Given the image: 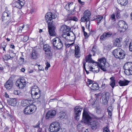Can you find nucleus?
<instances>
[{"mask_svg":"<svg viewBox=\"0 0 132 132\" xmlns=\"http://www.w3.org/2000/svg\"><path fill=\"white\" fill-rule=\"evenodd\" d=\"M57 16L56 13L52 12L47 13L45 15L46 20L48 19L47 22H48V31L50 35L51 36H55L56 35L55 31L56 28L54 23L53 22V21H51L56 18Z\"/></svg>","mask_w":132,"mask_h":132,"instance_id":"nucleus-1","label":"nucleus"},{"mask_svg":"<svg viewBox=\"0 0 132 132\" xmlns=\"http://www.w3.org/2000/svg\"><path fill=\"white\" fill-rule=\"evenodd\" d=\"M112 53L113 55L116 59H121L125 57V52L120 48H118L114 50Z\"/></svg>","mask_w":132,"mask_h":132,"instance_id":"nucleus-2","label":"nucleus"},{"mask_svg":"<svg viewBox=\"0 0 132 132\" xmlns=\"http://www.w3.org/2000/svg\"><path fill=\"white\" fill-rule=\"evenodd\" d=\"M37 109V107L35 105L30 104L25 108L24 110V113L26 115H30L35 112Z\"/></svg>","mask_w":132,"mask_h":132,"instance_id":"nucleus-3","label":"nucleus"},{"mask_svg":"<svg viewBox=\"0 0 132 132\" xmlns=\"http://www.w3.org/2000/svg\"><path fill=\"white\" fill-rule=\"evenodd\" d=\"M124 73L127 75H132V62H128L125 64L123 67Z\"/></svg>","mask_w":132,"mask_h":132,"instance_id":"nucleus-4","label":"nucleus"},{"mask_svg":"<svg viewBox=\"0 0 132 132\" xmlns=\"http://www.w3.org/2000/svg\"><path fill=\"white\" fill-rule=\"evenodd\" d=\"M52 43L54 48L56 50H59L61 49L63 46V44L61 40L58 37L54 39L52 41Z\"/></svg>","mask_w":132,"mask_h":132,"instance_id":"nucleus-5","label":"nucleus"},{"mask_svg":"<svg viewBox=\"0 0 132 132\" xmlns=\"http://www.w3.org/2000/svg\"><path fill=\"white\" fill-rule=\"evenodd\" d=\"M92 118L84 109L82 114V119L81 122H84V123H88L92 120Z\"/></svg>","mask_w":132,"mask_h":132,"instance_id":"nucleus-6","label":"nucleus"},{"mask_svg":"<svg viewBox=\"0 0 132 132\" xmlns=\"http://www.w3.org/2000/svg\"><path fill=\"white\" fill-rule=\"evenodd\" d=\"M60 128V124L57 122H52L50 126V129L51 132H57L59 131Z\"/></svg>","mask_w":132,"mask_h":132,"instance_id":"nucleus-7","label":"nucleus"},{"mask_svg":"<svg viewBox=\"0 0 132 132\" xmlns=\"http://www.w3.org/2000/svg\"><path fill=\"white\" fill-rule=\"evenodd\" d=\"M117 25L119 26L118 31H119L120 33L125 32L128 27L126 22L123 20L119 21Z\"/></svg>","mask_w":132,"mask_h":132,"instance_id":"nucleus-8","label":"nucleus"},{"mask_svg":"<svg viewBox=\"0 0 132 132\" xmlns=\"http://www.w3.org/2000/svg\"><path fill=\"white\" fill-rule=\"evenodd\" d=\"M51 47L48 44H45L43 46V48L45 51V55L46 56L51 58L52 56V53L51 50Z\"/></svg>","mask_w":132,"mask_h":132,"instance_id":"nucleus-9","label":"nucleus"},{"mask_svg":"<svg viewBox=\"0 0 132 132\" xmlns=\"http://www.w3.org/2000/svg\"><path fill=\"white\" fill-rule=\"evenodd\" d=\"M90 12L89 10H86L84 13L83 17H81V22L89 21L90 18Z\"/></svg>","mask_w":132,"mask_h":132,"instance_id":"nucleus-10","label":"nucleus"},{"mask_svg":"<svg viewBox=\"0 0 132 132\" xmlns=\"http://www.w3.org/2000/svg\"><path fill=\"white\" fill-rule=\"evenodd\" d=\"M112 35V33L110 31H106L100 37V39L102 40H104L109 37H111Z\"/></svg>","mask_w":132,"mask_h":132,"instance_id":"nucleus-11","label":"nucleus"},{"mask_svg":"<svg viewBox=\"0 0 132 132\" xmlns=\"http://www.w3.org/2000/svg\"><path fill=\"white\" fill-rule=\"evenodd\" d=\"M56 113V111L54 110H51L48 111L46 114V119H49L53 118Z\"/></svg>","mask_w":132,"mask_h":132,"instance_id":"nucleus-12","label":"nucleus"},{"mask_svg":"<svg viewBox=\"0 0 132 132\" xmlns=\"http://www.w3.org/2000/svg\"><path fill=\"white\" fill-rule=\"evenodd\" d=\"M24 5V2L21 1L20 0H18L17 1L14 2L13 6L14 7H16L19 9H21Z\"/></svg>","mask_w":132,"mask_h":132,"instance_id":"nucleus-13","label":"nucleus"},{"mask_svg":"<svg viewBox=\"0 0 132 132\" xmlns=\"http://www.w3.org/2000/svg\"><path fill=\"white\" fill-rule=\"evenodd\" d=\"M60 27V30L63 33H66L68 32L71 30V28L69 27L64 24L62 25Z\"/></svg>","mask_w":132,"mask_h":132,"instance_id":"nucleus-14","label":"nucleus"},{"mask_svg":"<svg viewBox=\"0 0 132 132\" xmlns=\"http://www.w3.org/2000/svg\"><path fill=\"white\" fill-rule=\"evenodd\" d=\"M92 121L89 122L91 127L92 129L95 130L97 128L98 125V123L96 120H92Z\"/></svg>","mask_w":132,"mask_h":132,"instance_id":"nucleus-15","label":"nucleus"},{"mask_svg":"<svg viewBox=\"0 0 132 132\" xmlns=\"http://www.w3.org/2000/svg\"><path fill=\"white\" fill-rule=\"evenodd\" d=\"M13 85V81L10 79V78L5 83L4 86L7 89H9L12 87Z\"/></svg>","mask_w":132,"mask_h":132,"instance_id":"nucleus-16","label":"nucleus"},{"mask_svg":"<svg viewBox=\"0 0 132 132\" xmlns=\"http://www.w3.org/2000/svg\"><path fill=\"white\" fill-rule=\"evenodd\" d=\"M34 93H31L32 97L34 99L38 100L41 96V93L40 90L38 92H34Z\"/></svg>","mask_w":132,"mask_h":132,"instance_id":"nucleus-17","label":"nucleus"},{"mask_svg":"<svg viewBox=\"0 0 132 132\" xmlns=\"http://www.w3.org/2000/svg\"><path fill=\"white\" fill-rule=\"evenodd\" d=\"M130 82V81L126 80H120L118 82V84L120 86H123L128 85Z\"/></svg>","mask_w":132,"mask_h":132,"instance_id":"nucleus-18","label":"nucleus"},{"mask_svg":"<svg viewBox=\"0 0 132 132\" xmlns=\"http://www.w3.org/2000/svg\"><path fill=\"white\" fill-rule=\"evenodd\" d=\"M31 55V57L32 59H36L37 58L38 54L36 50H32Z\"/></svg>","mask_w":132,"mask_h":132,"instance_id":"nucleus-19","label":"nucleus"},{"mask_svg":"<svg viewBox=\"0 0 132 132\" xmlns=\"http://www.w3.org/2000/svg\"><path fill=\"white\" fill-rule=\"evenodd\" d=\"M91 56V55L89 54L86 57L85 60L86 62H88L89 63H93L95 62L92 59Z\"/></svg>","mask_w":132,"mask_h":132,"instance_id":"nucleus-20","label":"nucleus"},{"mask_svg":"<svg viewBox=\"0 0 132 132\" xmlns=\"http://www.w3.org/2000/svg\"><path fill=\"white\" fill-rule=\"evenodd\" d=\"M98 61L99 62H96L98 65L99 64L98 63L101 64L105 65V63L106 62V59L105 57L101 58L99 59L98 60Z\"/></svg>","mask_w":132,"mask_h":132,"instance_id":"nucleus-21","label":"nucleus"},{"mask_svg":"<svg viewBox=\"0 0 132 132\" xmlns=\"http://www.w3.org/2000/svg\"><path fill=\"white\" fill-rule=\"evenodd\" d=\"M106 94V93H105V94L103 95L102 98V103L104 105L106 104L108 102L107 99L108 98V96H107Z\"/></svg>","mask_w":132,"mask_h":132,"instance_id":"nucleus-22","label":"nucleus"},{"mask_svg":"<svg viewBox=\"0 0 132 132\" xmlns=\"http://www.w3.org/2000/svg\"><path fill=\"white\" fill-rule=\"evenodd\" d=\"M74 11L73 10L71 11V13L67 15L66 16H65L64 18V20L65 21H68L71 20H72V13Z\"/></svg>","mask_w":132,"mask_h":132,"instance_id":"nucleus-23","label":"nucleus"},{"mask_svg":"<svg viewBox=\"0 0 132 132\" xmlns=\"http://www.w3.org/2000/svg\"><path fill=\"white\" fill-rule=\"evenodd\" d=\"M110 79L111 80V81L110 82V85L113 89L115 85V80L114 79V77H112L110 78Z\"/></svg>","mask_w":132,"mask_h":132,"instance_id":"nucleus-24","label":"nucleus"},{"mask_svg":"<svg viewBox=\"0 0 132 132\" xmlns=\"http://www.w3.org/2000/svg\"><path fill=\"white\" fill-rule=\"evenodd\" d=\"M40 90L37 86L34 85L32 87L31 93H34V92H38Z\"/></svg>","mask_w":132,"mask_h":132,"instance_id":"nucleus-25","label":"nucleus"},{"mask_svg":"<svg viewBox=\"0 0 132 132\" xmlns=\"http://www.w3.org/2000/svg\"><path fill=\"white\" fill-rule=\"evenodd\" d=\"M16 85L20 89H22L23 88L26 86V84L21 82L18 83L17 82V81H16Z\"/></svg>","mask_w":132,"mask_h":132,"instance_id":"nucleus-26","label":"nucleus"},{"mask_svg":"<svg viewBox=\"0 0 132 132\" xmlns=\"http://www.w3.org/2000/svg\"><path fill=\"white\" fill-rule=\"evenodd\" d=\"M113 45L114 46L120 47L121 45L120 44V41L119 39L116 38L115 39V42L113 43Z\"/></svg>","mask_w":132,"mask_h":132,"instance_id":"nucleus-27","label":"nucleus"},{"mask_svg":"<svg viewBox=\"0 0 132 132\" xmlns=\"http://www.w3.org/2000/svg\"><path fill=\"white\" fill-rule=\"evenodd\" d=\"M99 87L98 84L96 83H94L93 84L90 88L92 90H94L98 89Z\"/></svg>","mask_w":132,"mask_h":132,"instance_id":"nucleus-28","label":"nucleus"},{"mask_svg":"<svg viewBox=\"0 0 132 132\" xmlns=\"http://www.w3.org/2000/svg\"><path fill=\"white\" fill-rule=\"evenodd\" d=\"M118 3L123 6L126 5L128 3L127 0H117Z\"/></svg>","mask_w":132,"mask_h":132,"instance_id":"nucleus-29","label":"nucleus"},{"mask_svg":"<svg viewBox=\"0 0 132 132\" xmlns=\"http://www.w3.org/2000/svg\"><path fill=\"white\" fill-rule=\"evenodd\" d=\"M9 103L11 106H16L17 103L16 99L15 98L11 99L9 102Z\"/></svg>","mask_w":132,"mask_h":132,"instance_id":"nucleus-30","label":"nucleus"},{"mask_svg":"<svg viewBox=\"0 0 132 132\" xmlns=\"http://www.w3.org/2000/svg\"><path fill=\"white\" fill-rule=\"evenodd\" d=\"M74 112L75 113V119L76 120H78L79 119L81 112H80V110H79V112L74 111Z\"/></svg>","mask_w":132,"mask_h":132,"instance_id":"nucleus-31","label":"nucleus"},{"mask_svg":"<svg viewBox=\"0 0 132 132\" xmlns=\"http://www.w3.org/2000/svg\"><path fill=\"white\" fill-rule=\"evenodd\" d=\"M30 101H29L27 99H25L22 100L21 103L22 105L23 106H24L26 105H27L30 104Z\"/></svg>","mask_w":132,"mask_h":132,"instance_id":"nucleus-32","label":"nucleus"},{"mask_svg":"<svg viewBox=\"0 0 132 132\" xmlns=\"http://www.w3.org/2000/svg\"><path fill=\"white\" fill-rule=\"evenodd\" d=\"M16 81H17V82L18 83H20V82H21L25 84H26V80L24 79L23 77H21L18 79Z\"/></svg>","mask_w":132,"mask_h":132,"instance_id":"nucleus-33","label":"nucleus"},{"mask_svg":"<svg viewBox=\"0 0 132 132\" xmlns=\"http://www.w3.org/2000/svg\"><path fill=\"white\" fill-rule=\"evenodd\" d=\"M24 61L23 55L22 54L21 56L20 57L19 59V64L20 65H22Z\"/></svg>","mask_w":132,"mask_h":132,"instance_id":"nucleus-34","label":"nucleus"},{"mask_svg":"<svg viewBox=\"0 0 132 132\" xmlns=\"http://www.w3.org/2000/svg\"><path fill=\"white\" fill-rule=\"evenodd\" d=\"M99 64L98 65L100 68L104 71H106V67H105V65L101 64L99 63Z\"/></svg>","mask_w":132,"mask_h":132,"instance_id":"nucleus-35","label":"nucleus"},{"mask_svg":"<svg viewBox=\"0 0 132 132\" xmlns=\"http://www.w3.org/2000/svg\"><path fill=\"white\" fill-rule=\"evenodd\" d=\"M73 4V2L69 3L67 4L65 6V8L68 10H69L70 9V7Z\"/></svg>","mask_w":132,"mask_h":132,"instance_id":"nucleus-36","label":"nucleus"},{"mask_svg":"<svg viewBox=\"0 0 132 132\" xmlns=\"http://www.w3.org/2000/svg\"><path fill=\"white\" fill-rule=\"evenodd\" d=\"M66 34L67 36H70L71 35H73V37L74 40L76 38L75 36L72 31H70L68 32H67ZM71 37H72L73 36H72Z\"/></svg>","mask_w":132,"mask_h":132,"instance_id":"nucleus-37","label":"nucleus"},{"mask_svg":"<svg viewBox=\"0 0 132 132\" xmlns=\"http://www.w3.org/2000/svg\"><path fill=\"white\" fill-rule=\"evenodd\" d=\"M103 18V16H101L99 17H97L96 18V20L97 21V25H98L99 24L100 22V21Z\"/></svg>","mask_w":132,"mask_h":132,"instance_id":"nucleus-38","label":"nucleus"},{"mask_svg":"<svg viewBox=\"0 0 132 132\" xmlns=\"http://www.w3.org/2000/svg\"><path fill=\"white\" fill-rule=\"evenodd\" d=\"M9 29L11 32H13L15 30V26L14 25L12 24L10 26Z\"/></svg>","mask_w":132,"mask_h":132,"instance_id":"nucleus-39","label":"nucleus"},{"mask_svg":"<svg viewBox=\"0 0 132 132\" xmlns=\"http://www.w3.org/2000/svg\"><path fill=\"white\" fill-rule=\"evenodd\" d=\"M80 108V107L79 106H76L74 108V111H75V112H79V110H80V112H81L82 110V108Z\"/></svg>","mask_w":132,"mask_h":132,"instance_id":"nucleus-40","label":"nucleus"},{"mask_svg":"<svg viewBox=\"0 0 132 132\" xmlns=\"http://www.w3.org/2000/svg\"><path fill=\"white\" fill-rule=\"evenodd\" d=\"M103 132H110L108 126H105L103 128Z\"/></svg>","mask_w":132,"mask_h":132,"instance_id":"nucleus-41","label":"nucleus"},{"mask_svg":"<svg viewBox=\"0 0 132 132\" xmlns=\"http://www.w3.org/2000/svg\"><path fill=\"white\" fill-rule=\"evenodd\" d=\"M86 22V28H88V29H89V28L90 25V21L89 20V21H85Z\"/></svg>","mask_w":132,"mask_h":132,"instance_id":"nucleus-42","label":"nucleus"},{"mask_svg":"<svg viewBox=\"0 0 132 132\" xmlns=\"http://www.w3.org/2000/svg\"><path fill=\"white\" fill-rule=\"evenodd\" d=\"M45 64L46 66L45 67V70H47L48 69V68L50 67V64L47 62L45 63Z\"/></svg>","mask_w":132,"mask_h":132,"instance_id":"nucleus-43","label":"nucleus"},{"mask_svg":"<svg viewBox=\"0 0 132 132\" xmlns=\"http://www.w3.org/2000/svg\"><path fill=\"white\" fill-rule=\"evenodd\" d=\"M112 45L110 44L108 45L107 46L105 47V48L107 50H110L112 48Z\"/></svg>","mask_w":132,"mask_h":132,"instance_id":"nucleus-44","label":"nucleus"},{"mask_svg":"<svg viewBox=\"0 0 132 132\" xmlns=\"http://www.w3.org/2000/svg\"><path fill=\"white\" fill-rule=\"evenodd\" d=\"M79 52L75 51V55L76 57H80V54H79Z\"/></svg>","mask_w":132,"mask_h":132,"instance_id":"nucleus-45","label":"nucleus"},{"mask_svg":"<svg viewBox=\"0 0 132 132\" xmlns=\"http://www.w3.org/2000/svg\"><path fill=\"white\" fill-rule=\"evenodd\" d=\"M113 21H115L116 20L115 15L114 14H112L111 15L110 17V19Z\"/></svg>","mask_w":132,"mask_h":132,"instance_id":"nucleus-46","label":"nucleus"},{"mask_svg":"<svg viewBox=\"0 0 132 132\" xmlns=\"http://www.w3.org/2000/svg\"><path fill=\"white\" fill-rule=\"evenodd\" d=\"M75 51L79 52V47L77 45H75Z\"/></svg>","mask_w":132,"mask_h":132,"instance_id":"nucleus-47","label":"nucleus"},{"mask_svg":"<svg viewBox=\"0 0 132 132\" xmlns=\"http://www.w3.org/2000/svg\"><path fill=\"white\" fill-rule=\"evenodd\" d=\"M116 13V16L117 18L118 19H119L121 17L120 12L119 11L117 10Z\"/></svg>","mask_w":132,"mask_h":132,"instance_id":"nucleus-48","label":"nucleus"},{"mask_svg":"<svg viewBox=\"0 0 132 132\" xmlns=\"http://www.w3.org/2000/svg\"><path fill=\"white\" fill-rule=\"evenodd\" d=\"M62 36L66 40H71L70 39H69L68 38H67V36L66 35V33H63L62 35Z\"/></svg>","mask_w":132,"mask_h":132,"instance_id":"nucleus-49","label":"nucleus"},{"mask_svg":"<svg viewBox=\"0 0 132 132\" xmlns=\"http://www.w3.org/2000/svg\"><path fill=\"white\" fill-rule=\"evenodd\" d=\"M5 58L6 60L8 59H11V58L10 54L9 55H5Z\"/></svg>","mask_w":132,"mask_h":132,"instance_id":"nucleus-50","label":"nucleus"},{"mask_svg":"<svg viewBox=\"0 0 132 132\" xmlns=\"http://www.w3.org/2000/svg\"><path fill=\"white\" fill-rule=\"evenodd\" d=\"M40 123L39 121L37 123L36 125H33L32 126L33 127L35 128H39V127Z\"/></svg>","mask_w":132,"mask_h":132,"instance_id":"nucleus-51","label":"nucleus"},{"mask_svg":"<svg viewBox=\"0 0 132 132\" xmlns=\"http://www.w3.org/2000/svg\"><path fill=\"white\" fill-rule=\"evenodd\" d=\"M43 102V100H41V99H39V100H37L36 101V103L39 105H40L41 104L42 102Z\"/></svg>","mask_w":132,"mask_h":132,"instance_id":"nucleus-52","label":"nucleus"},{"mask_svg":"<svg viewBox=\"0 0 132 132\" xmlns=\"http://www.w3.org/2000/svg\"><path fill=\"white\" fill-rule=\"evenodd\" d=\"M113 110V108L112 106H109L107 110L108 112H112Z\"/></svg>","mask_w":132,"mask_h":132,"instance_id":"nucleus-53","label":"nucleus"},{"mask_svg":"<svg viewBox=\"0 0 132 132\" xmlns=\"http://www.w3.org/2000/svg\"><path fill=\"white\" fill-rule=\"evenodd\" d=\"M92 52L94 53L93 54V56H95V53L96 52V48L95 47V46H94L92 48Z\"/></svg>","mask_w":132,"mask_h":132,"instance_id":"nucleus-54","label":"nucleus"},{"mask_svg":"<svg viewBox=\"0 0 132 132\" xmlns=\"http://www.w3.org/2000/svg\"><path fill=\"white\" fill-rule=\"evenodd\" d=\"M93 83V81L90 79H88L87 82V85H90Z\"/></svg>","mask_w":132,"mask_h":132,"instance_id":"nucleus-55","label":"nucleus"},{"mask_svg":"<svg viewBox=\"0 0 132 132\" xmlns=\"http://www.w3.org/2000/svg\"><path fill=\"white\" fill-rule=\"evenodd\" d=\"M20 93L19 90H14L13 91V93L15 95H18Z\"/></svg>","mask_w":132,"mask_h":132,"instance_id":"nucleus-56","label":"nucleus"},{"mask_svg":"<svg viewBox=\"0 0 132 132\" xmlns=\"http://www.w3.org/2000/svg\"><path fill=\"white\" fill-rule=\"evenodd\" d=\"M28 37L27 36H24L23 37V41L24 42H26L27 40H28Z\"/></svg>","mask_w":132,"mask_h":132,"instance_id":"nucleus-57","label":"nucleus"},{"mask_svg":"<svg viewBox=\"0 0 132 132\" xmlns=\"http://www.w3.org/2000/svg\"><path fill=\"white\" fill-rule=\"evenodd\" d=\"M129 50L132 52V40L129 45Z\"/></svg>","mask_w":132,"mask_h":132,"instance_id":"nucleus-58","label":"nucleus"},{"mask_svg":"<svg viewBox=\"0 0 132 132\" xmlns=\"http://www.w3.org/2000/svg\"><path fill=\"white\" fill-rule=\"evenodd\" d=\"M108 86H109V85H106L103 83L101 87L103 88V89H104L105 88L108 87Z\"/></svg>","mask_w":132,"mask_h":132,"instance_id":"nucleus-59","label":"nucleus"},{"mask_svg":"<svg viewBox=\"0 0 132 132\" xmlns=\"http://www.w3.org/2000/svg\"><path fill=\"white\" fill-rule=\"evenodd\" d=\"M3 44H4L3 45H4V46H1V48H2L4 51H5V48L6 45V44L5 43H3Z\"/></svg>","mask_w":132,"mask_h":132,"instance_id":"nucleus-60","label":"nucleus"},{"mask_svg":"<svg viewBox=\"0 0 132 132\" xmlns=\"http://www.w3.org/2000/svg\"><path fill=\"white\" fill-rule=\"evenodd\" d=\"M73 43H71V44H66V43H65V45L66 48H68L69 47H70L71 45H73Z\"/></svg>","mask_w":132,"mask_h":132,"instance_id":"nucleus-61","label":"nucleus"},{"mask_svg":"<svg viewBox=\"0 0 132 132\" xmlns=\"http://www.w3.org/2000/svg\"><path fill=\"white\" fill-rule=\"evenodd\" d=\"M72 20H73L75 21H77L78 20V19L77 17L76 16H72Z\"/></svg>","mask_w":132,"mask_h":132,"instance_id":"nucleus-62","label":"nucleus"},{"mask_svg":"<svg viewBox=\"0 0 132 132\" xmlns=\"http://www.w3.org/2000/svg\"><path fill=\"white\" fill-rule=\"evenodd\" d=\"M86 63L84 61L83 62V69H84V70H85L86 72V71H87V70H86V68H85Z\"/></svg>","mask_w":132,"mask_h":132,"instance_id":"nucleus-63","label":"nucleus"},{"mask_svg":"<svg viewBox=\"0 0 132 132\" xmlns=\"http://www.w3.org/2000/svg\"><path fill=\"white\" fill-rule=\"evenodd\" d=\"M59 132H66V130L64 128H62L59 130Z\"/></svg>","mask_w":132,"mask_h":132,"instance_id":"nucleus-64","label":"nucleus"}]
</instances>
